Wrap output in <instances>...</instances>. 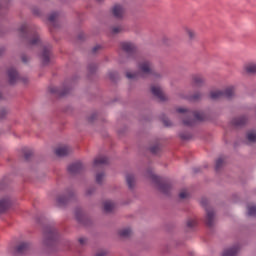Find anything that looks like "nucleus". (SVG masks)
I'll return each instance as SVG.
<instances>
[{"label":"nucleus","instance_id":"11","mask_svg":"<svg viewBox=\"0 0 256 256\" xmlns=\"http://www.w3.org/2000/svg\"><path fill=\"white\" fill-rule=\"evenodd\" d=\"M31 251V243L29 242H21L15 248V253L17 255H27Z\"/></svg>","mask_w":256,"mask_h":256},{"label":"nucleus","instance_id":"18","mask_svg":"<svg viewBox=\"0 0 256 256\" xmlns=\"http://www.w3.org/2000/svg\"><path fill=\"white\" fill-rule=\"evenodd\" d=\"M247 121H248L247 116H239L232 119L231 124L234 127H245V125H247Z\"/></svg>","mask_w":256,"mask_h":256},{"label":"nucleus","instance_id":"35","mask_svg":"<svg viewBox=\"0 0 256 256\" xmlns=\"http://www.w3.org/2000/svg\"><path fill=\"white\" fill-rule=\"evenodd\" d=\"M161 120H162L163 124L165 125V127H171V120H169V118H167V116H165V114L161 115Z\"/></svg>","mask_w":256,"mask_h":256},{"label":"nucleus","instance_id":"8","mask_svg":"<svg viewBox=\"0 0 256 256\" xmlns=\"http://www.w3.org/2000/svg\"><path fill=\"white\" fill-rule=\"evenodd\" d=\"M73 199H75V193L72 189H67L64 195L57 197L56 203L58 207H66Z\"/></svg>","mask_w":256,"mask_h":256},{"label":"nucleus","instance_id":"31","mask_svg":"<svg viewBox=\"0 0 256 256\" xmlns=\"http://www.w3.org/2000/svg\"><path fill=\"white\" fill-rule=\"evenodd\" d=\"M113 203H111L110 201H106L105 203H104V211L106 212V213H111V211H113Z\"/></svg>","mask_w":256,"mask_h":256},{"label":"nucleus","instance_id":"26","mask_svg":"<svg viewBox=\"0 0 256 256\" xmlns=\"http://www.w3.org/2000/svg\"><path fill=\"white\" fill-rule=\"evenodd\" d=\"M87 69H88L89 75H95V73H97V64L90 63V64H88Z\"/></svg>","mask_w":256,"mask_h":256},{"label":"nucleus","instance_id":"36","mask_svg":"<svg viewBox=\"0 0 256 256\" xmlns=\"http://www.w3.org/2000/svg\"><path fill=\"white\" fill-rule=\"evenodd\" d=\"M247 215L249 217H255L256 216V206H248V213Z\"/></svg>","mask_w":256,"mask_h":256},{"label":"nucleus","instance_id":"41","mask_svg":"<svg viewBox=\"0 0 256 256\" xmlns=\"http://www.w3.org/2000/svg\"><path fill=\"white\" fill-rule=\"evenodd\" d=\"M247 73H256V64H250L246 67Z\"/></svg>","mask_w":256,"mask_h":256},{"label":"nucleus","instance_id":"38","mask_svg":"<svg viewBox=\"0 0 256 256\" xmlns=\"http://www.w3.org/2000/svg\"><path fill=\"white\" fill-rule=\"evenodd\" d=\"M247 139L250 143H256V133L254 132H249L247 134Z\"/></svg>","mask_w":256,"mask_h":256},{"label":"nucleus","instance_id":"37","mask_svg":"<svg viewBox=\"0 0 256 256\" xmlns=\"http://www.w3.org/2000/svg\"><path fill=\"white\" fill-rule=\"evenodd\" d=\"M57 17H59V12H52L48 16V21H50V23H55V19H57Z\"/></svg>","mask_w":256,"mask_h":256},{"label":"nucleus","instance_id":"16","mask_svg":"<svg viewBox=\"0 0 256 256\" xmlns=\"http://www.w3.org/2000/svg\"><path fill=\"white\" fill-rule=\"evenodd\" d=\"M57 157H67V155H71L73 153V149L69 146H62L55 150Z\"/></svg>","mask_w":256,"mask_h":256},{"label":"nucleus","instance_id":"57","mask_svg":"<svg viewBox=\"0 0 256 256\" xmlns=\"http://www.w3.org/2000/svg\"><path fill=\"white\" fill-rule=\"evenodd\" d=\"M194 173H199V169L194 168Z\"/></svg>","mask_w":256,"mask_h":256},{"label":"nucleus","instance_id":"48","mask_svg":"<svg viewBox=\"0 0 256 256\" xmlns=\"http://www.w3.org/2000/svg\"><path fill=\"white\" fill-rule=\"evenodd\" d=\"M101 49V45H96L92 48V53H97Z\"/></svg>","mask_w":256,"mask_h":256},{"label":"nucleus","instance_id":"44","mask_svg":"<svg viewBox=\"0 0 256 256\" xmlns=\"http://www.w3.org/2000/svg\"><path fill=\"white\" fill-rule=\"evenodd\" d=\"M7 109H5V108H1L0 109V120L1 119H5V117H7Z\"/></svg>","mask_w":256,"mask_h":256},{"label":"nucleus","instance_id":"25","mask_svg":"<svg viewBox=\"0 0 256 256\" xmlns=\"http://www.w3.org/2000/svg\"><path fill=\"white\" fill-rule=\"evenodd\" d=\"M179 137L182 141H189L190 139H193V134L188 131H182L179 133Z\"/></svg>","mask_w":256,"mask_h":256},{"label":"nucleus","instance_id":"56","mask_svg":"<svg viewBox=\"0 0 256 256\" xmlns=\"http://www.w3.org/2000/svg\"><path fill=\"white\" fill-rule=\"evenodd\" d=\"M66 244H67L68 249H70V247H71V242L67 241Z\"/></svg>","mask_w":256,"mask_h":256},{"label":"nucleus","instance_id":"19","mask_svg":"<svg viewBox=\"0 0 256 256\" xmlns=\"http://www.w3.org/2000/svg\"><path fill=\"white\" fill-rule=\"evenodd\" d=\"M151 93L152 95H154V97H157L159 101H166L165 95L163 94V91H161V88L159 86H152Z\"/></svg>","mask_w":256,"mask_h":256},{"label":"nucleus","instance_id":"17","mask_svg":"<svg viewBox=\"0 0 256 256\" xmlns=\"http://www.w3.org/2000/svg\"><path fill=\"white\" fill-rule=\"evenodd\" d=\"M8 78H9V84L15 85L17 83V80L19 79V72L15 68L8 69Z\"/></svg>","mask_w":256,"mask_h":256},{"label":"nucleus","instance_id":"51","mask_svg":"<svg viewBox=\"0 0 256 256\" xmlns=\"http://www.w3.org/2000/svg\"><path fill=\"white\" fill-rule=\"evenodd\" d=\"M33 14H34V15H40L39 9L34 8V9H33Z\"/></svg>","mask_w":256,"mask_h":256},{"label":"nucleus","instance_id":"43","mask_svg":"<svg viewBox=\"0 0 256 256\" xmlns=\"http://www.w3.org/2000/svg\"><path fill=\"white\" fill-rule=\"evenodd\" d=\"M186 33H187L189 39H195V31H193L189 28H186Z\"/></svg>","mask_w":256,"mask_h":256},{"label":"nucleus","instance_id":"59","mask_svg":"<svg viewBox=\"0 0 256 256\" xmlns=\"http://www.w3.org/2000/svg\"><path fill=\"white\" fill-rule=\"evenodd\" d=\"M0 98H1V94H0Z\"/></svg>","mask_w":256,"mask_h":256},{"label":"nucleus","instance_id":"40","mask_svg":"<svg viewBox=\"0 0 256 256\" xmlns=\"http://www.w3.org/2000/svg\"><path fill=\"white\" fill-rule=\"evenodd\" d=\"M159 150V144H155L154 146L150 147V153H152L153 155H157V153H159Z\"/></svg>","mask_w":256,"mask_h":256},{"label":"nucleus","instance_id":"21","mask_svg":"<svg viewBox=\"0 0 256 256\" xmlns=\"http://www.w3.org/2000/svg\"><path fill=\"white\" fill-rule=\"evenodd\" d=\"M204 83H205V79L203 78V76L199 74H195L192 76L193 87H203Z\"/></svg>","mask_w":256,"mask_h":256},{"label":"nucleus","instance_id":"1","mask_svg":"<svg viewBox=\"0 0 256 256\" xmlns=\"http://www.w3.org/2000/svg\"><path fill=\"white\" fill-rule=\"evenodd\" d=\"M59 237V230H57L55 226L51 224L44 226L42 240L44 247L52 249V251H56L59 245Z\"/></svg>","mask_w":256,"mask_h":256},{"label":"nucleus","instance_id":"30","mask_svg":"<svg viewBox=\"0 0 256 256\" xmlns=\"http://www.w3.org/2000/svg\"><path fill=\"white\" fill-rule=\"evenodd\" d=\"M120 237H129L131 235V228H124L118 232Z\"/></svg>","mask_w":256,"mask_h":256},{"label":"nucleus","instance_id":"14","mask_svg":"<svg viewBox=\"0 0 256 256\" xmlns=\"http://www.w3.org/2000/svg\"><path fill=\"white\" fill-rule=\"evenodd\" d=\"M125 14V8L121 6V4H116L112 8V15L115 19H123V15Z\"/></svg>","mask_w":256,"mask_h":256},{"label":"nucleus","instance_id":"13","mask_svg":"<svg viewBox=\"0 0 256 256\" xmlns=\"http://www.w3.org/2000/svg\"><path fill=\"white\" fill-rule=\"evenodd\" d=\"M49 91L53 95H58V97H65V95H69V93L71 92V88L64 87L60 89L59 87H51Z\"/></svg>","mask_w":256,"mask_h":256},{"label":"nucleus","instance_id":"3","mask_svg":"<svg viewBox=\"0 0 256 256\" xmlns=\"http://www.w3.org/2000/svg\"><path fill=\"white\" fill-rule=\"evenodd\" d=\"M177 113L184 115L182 120L186 127H195L197 121H205V116L197 111L189 110L187 108H177Z\"/></svg>","mask_w":256,"mask_h":256},{"label":"nucleus","instance_id":"10","mask_svg":"<svg viewBox=\"0 0 256 256\" xmlns=\"http://www.w3.org/2000/svg\"><path fill=\"white\" fill-rule=\"evenodd\" d=\"M51 49V45L44 46L42 52L39 54L42 65H49L51 61Z\"/></svg>","mask_w":256,"mask_h":256},{"label":"nucleus","instance_id":"27","mask_svg":"<svg viewBox=\"0 0 256 256\" xmlns=\"http://www.w3.org/2000/svg\"><path fill=\"white\" fill-rule=\"evenodd\" d=\"M123 31H125V28L122 25H120V26L113 27L111 29V34L119 35V33L123 32Z\"/></svg>","mask_w":256,"mask_h":256},{"label":"nucleus","instance_id":"58","mask_svg":"<svg viewBox=\"0 0 256 256\" xmlns=\"http://www.w3.org/2000/svg\"><path fill=\"white\" fill-rule=\"evenodd\" d=\"M98 1V3H101V1H103V0H97Z\"/></svg>","mask_w":256,"mask_h":256},{"label":"nucleus","instance_id":"47","mask_svg":"<svg viewBox=\"0 0 256 256\" xmlns=\"http://www.w3.org/2000/svg\"><path fill=\"white\" fill-rule=\"evenodd\" d=\"M101 49V45H96L92 48V53H97Z\"/></svg>","mask_w":256,"mask_h":256},{"label":"nucleus","instance_id":"5","mask_svg":"<svg viewBox=\"0 0 256 256\" xmlns=\"http://www.w3.org/2000/svg\"><path fill=\"white\" fill-rule=\"evenodd\" d=\"M120 47L122 51L127 55L128 59H133L137 61V57H139V52L137 51V46L133 42H121Z\"/></svg>","mask_w":256,"mask_h":256},{"label":"nucleus","instance_id":"45","mask_svg":"<svg viewBox=\"0 0 256 256\" xmlns=\"http://www.w3.org/2000/svg\"><path fill=\"white\" fill-rule=\"evenodd\" d=\"M95 119H97V112L92 113V114L88 117V122H89V123H93V121H95Z\"/></svg>","mask_w":256,"mask_h":256},{"label":"nucleus","instance_id":"4","mask_svg":"<svg viewBox=\"0 0 256 256\" xmlns=\"http://www.w3.org/2000/svg\"><path fill=\"white\" fill-rule=\"evenodd\" d=\"M150 179L154 185H156L158 191L163 195H171V181L167 178H161L155 174H150Z\"/></svg>","mask_w":256,"mask_h":256},{"label":"nucleus","instance_id":"53","mask_svg":"<svg viewBox=\"0 0 256 256\" xmlns=\"http://www.w3.org/2000/svg\"><path fill=\"white\" fill-rule=\"evenodd\" d=\"M22 61H23V63H27V61H28L27 56L22 55Z\"/></svg>","mask_w":256,"mask_h":256},{"label":"nucleus","instance_id":"22","mask_svg":"<svg viewBox=\"0 0 256 256\" xmlns=\"http://www.w3.org/2000/svg\"><path fill=\"white\" fill-rule=\"evenodd\" d=\"M94 167H99L101 165H109V158L107 156H98L94 159Z\"/></svg>","mask_w":256,"mask_h":256},{"label":"nucleus","instance_id":"9","mask_svg":"<svg viewBox=\"0 0 256 256\" xmlns=\"http://www.w3.org/2000/svg\"><path fill=\"white\" fill-rule=\"evenodd\" d=\"M74 213H75L76 221H78L80 225L87 226L89 225V223H91V220H89L87 215L83 213V209L76 207Z\"/></svg>","mask_w":256,"mask_h":256},{"label":"nucleus","instance_id":"33","mask_svg":"<svg viewBox=\"0 0 256 256\" xmlns=\"http://www.w3.org/2000/svg\"><path fill=\"white\" fill-rule=\"evenodd\" d=\"M126 77H127V79H139V77H141V73H139V72H136V73L127 72Z\"/></svg>","mask_w":256,"mask_h":256},{"label":"nucleus","instance_id":"29","mask_svg":"<svg viewBox=\"0 0 256 256\" xmlns=\"http://www.w3.org/2000/svg\"><path fill=\"white\" fill-rule=\"evenodd\" d=\"M202 97H203V94H201V92H196L193 95L189 96L188 99L190 101H200Z\"/></svg>","mask_w":256,"mask_h":256},{"label":"nucleus","instance_id":"12","mask_svg":"<svg viewBox=\"0 0 256 256\" xmlns=\"http://www.w3.org/2000/svg\"><path fill=\"white\" fill-rule=\"evenodd\" d=\"M67 170L70 175H79L80 173H83V163L74 162L68 166Z\"/></svg>","mask_w":256,"mask_h":256},{"label":"nucleus","instance_id":"50","mask_svg":"<svg viewBox=\"0 0 256 256\" xmlns=\"http://www.w3.org/2000/svg\"><path fill=\"white\" fill-rule=\"evenodd\" d=\"M106 255H107V252L101 251V252L96 253L95 256H106Z\"/></svg>","mask_w":256,"mask_h":256},{"label":"nucleus","instance_id":"32","mask_svg":"<svg viewBox=\"0 0 256 256\" xmlns=\"http://www.w3.org/2000/svg\"><path fill=\"white\" fill-rule=\"evenodd\" d=\"M223 167V158H218L215 163V171H221Z\"/></svg>","mask_w":256,"mask_h":256},{"label":"nucleus","instance_id":"7","mask_svg":"<svg viewBox=\"0 0 256 256\" xmlns=\"http://www.w3.org/2000/svg\"><path fill=\"white\" fill-rule=\"evenodd\" d=\"M208 203L209 200H207L206 198L201 199V205L206 209L205 225L211 229V227L215 225V212L212 209L207 208Z\"/></svg>","mask_w":256,"mask_h":256},{"label":"nucleus","instance_id":"55","mask_svg":"<svg viewBox=\"0 0 256 256\" xmlns=\"http://www.w3.org/2000/svg\"><path fill=\"white\" fill-rule=\"evenodd\" d=\"M78 39L81 41V40H83V34H79L78 35Z\"/></svg>","mask_w":256,"mask_h":256},{"label":"nucleus","instance_id":"2","mask_svg":"<svg viewBox=\"0 0 256 256\" xmlns=\"http://www.w3.org/2000/svg\"><path fill=\"white\" fill-rule=\"evenodd\" d=\"M18 31L21 39L27 41L28 45H39L41 43L37 26L25 23L20 26Z\"/></svg>","mask_w":256,"mask_h":256},{"label":"nucleus","instance_id":"15","mask_svg":"<svg viewBox=\"0 0 256 256\" xmlns=\"http://www.w3.org/2000/svg\"><path fill=\"white\" fill-rule=\"evenodd\" d=\"M138 67H139L141 73H143L144 75H152L153 74V70H151V62L148 60L141 62Z\"/></svg>","mask_w":256,"mask_h":256},{"label":"nucleus","instance_id":"42","mask_svg":"<svg viewBox=\"0 0 256 256\" xmlns=\"http://www.w3.org/2000/svg\"><path fill=\"white\" fill-rule=\"evenodd\" d=\"M31 157H33V151L32 150H27L26 152H24L25 161H29V159H31Z\"/></svg>","mask_w":256,"mask_h":256},{"label":"nucleus","instance_id":"52","mask_svg":"<svg viewBox=\"0 0 256 256\" xmlns=\"http://www.w3.org/2000/svg\"><path fill=\"white\" fill-rule=\"evenodd\" d=\"M79 243H80V245H85V238H79Z\"/></svg>","mask_w":256,"mask_h":256},{"label":"nucleus","instance_id":"20","mask_svg":"<svg viewBox=\"0 0 256 256\" xmlns=\"http://www.w3.org/2000/svg\"><path fill=\"white\" fill-rule=\"evenodd\" d=\"M241 247L239 245H234L226 250L223 251L222 256H237Z\"/></svg>","mask_w":256,"mask_h":256},{"label":"nucleus","instance_id":"34","mask_svg":"<svg viewBox=\"0 0 256 256\" xmlns=\"http://www.w3.org/2000/svg\"><path fill=\"white\" fill-rule=\"evenodd\" d=\"M105 177V173L104 172H99L96 174V183H98V185H101L103 183V178Z\"/></svg>","mask_w":256,"mask_h":256},{"label":"nucleus","instance_id":"23","mask_svg":"<svg viewBox=\"0 0 256 256\" xmlns=\"http://www.w3.org/2000/svg\"><path fill=\"white\" fill-rule=\"evenodd\" d=\"M9 207H11V200L9 198H3L0 200V213H5Z\"/></svg>","mask_w":256,"mask_h":256},{"label":"nucleus","instance_id":"49","mask_svg":"<svg viewBox=\"0 0 256 256\" xmlns=\"http://www.w3.org/2000/svg\"><path fill=\"white\" fill-rule=\"evenodd\" d=\"M179 198L180 199H187V193L186 192H180L179 193Z\"/></svg>","mask_w":256,"mask_h":256},{"label":"nucleus","instance_id":"46","mask_svg":"<svg viewBox=\"0 0 256 256\" xmlns=\"http://www.w3.org/2000/svg\"><path fill=\"white\" fill-rule=\"evenodd\" d=\"M94 193H95V189H94L93 187L88 188V189L86 190V195H87V197L93 195Z\"/></svg>","mask_w":256,"mask_h":256},{"label":"nucleus","instance_id":"24","mask_svg":"<svg viewBox=\"0 0 256 256\" xmlns=\"http://www.w3.org/2000/svg\"><path fill=\"white\" fill-rule=\"evenodd\" d=\"M126 182L129 187V189H133L135 187V175L133 174H127L126 175Z\"/></svg>","mask_w":256,"mask_h":256},{"label":"nucleus","instance_id":"28","mask_svg":"<svg viewBox=\"0 0 256 256\" xmlns=\"http://www.w3.org/2000/svg\"><path fill=\"white\" fill-rule=\"evenodd\" d=\"M108 77H109L110 81L115 83L117 81V79H119V73L117 71H111V72H109Z\"/></svg>","mask_w":256,"mask_h":256},{"label":"nucleus","instance_id":"6","mask_svg":"<svg viewBox=\"0 0 256 256\" xmlns=\"http://www.w3.org/2000/svg\"><path fill=\"white\" fill-rule=\"evenodd\" d=\"M235 95V88L228 87L225 90H216L210 92V99L217 101V99H231Z\"/></svg>","mask_w":256,"mask_h":256},{"label":"nucleus","instance_id":"39","mask_svg":"<svg viewBox=\"0 0 256 256\" xmlns=\"http://www.w3.org/2000/svg\"><path fill=\"white\" fill-rule=\"evenodd\" d=\"M196 225H197V220H195V219H188L187 220V227L189 229L195 228Z\"/></svg>","mask_w":256,"mask_h":256},{"label":"nucleus","instance_id":"54","mask_svg":"<svg viewBox=\"0 0 256 256\" xmlns=\"http://www.w3.org/2000/svg\"><path fill=\"white\" fill-rule=\"evenodd\" d=\"M3 53H5V48H0V57L3 55Z\"/></svg>","mask_w":256,"mask_h":256}]
</instances>
